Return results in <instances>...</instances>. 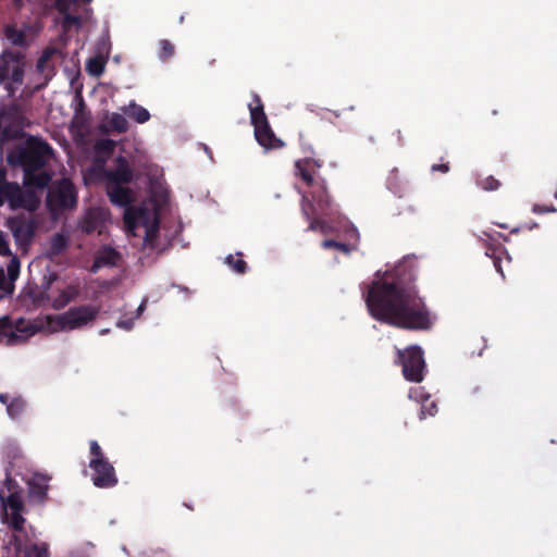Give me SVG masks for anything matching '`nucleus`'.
I'll return each mask as SVG.
<instances>
[{
	"instance_id": "ddd939ff",
	"label": "nucleus",
	"mask_w": 557,
	"mask_h": 557,
	"mask_svg": "<svg viewBox=\"0 0 557 557\" xmlns=\"http://www.w3.org/2000/svg\"><path fill=\"white\" fill-rule=\"evenodd\" d=\"M257 143L267 150L280 149L284 147V141L276 137L270 123H264L253 128Z\"/></svg>"
},
{
	"instance_id": "4be33fe9",
	"label": "nucleus",
	"mask_w": 557,
	"mask_h": 557,
	"mask_svg": "<svg viewBox=\"0 0 557 557\" xmlns=\"http://www.w3.org/2000/svg\"><path fill=\"white\" fill-rule=\"evenodd\" d=\"M485 249H486L485 255L487 257H490L491 259H493V263H494L496 271L504 277V272L502 269V258H500V255L506 253L504 246H502L500 244L488 243L485 246Z\"/></svg>"
},
{
	"instance_id": "de8ad7c7",
	"label": "nucleus",
	"mask_w": 557,
	"mask_h": 557,
	"mask_svg": "<svg viewBox=\"0 0 557 557\" xmlns=\"http://www.w3.org/2000/svg\"><path fill=\"white\" fill-rule=\"evenodd\" d=\"M396 173H397L396 170L393 171L392 174L388 176V180H387V184H388L389 188L394 190V193L398 191L396 188H393V180L396 177Z\"/></svg>"
},
{
	"instance_id": "423d86ee",
	"label": "nucleus",
	"mask_w": 557,
	"mask_h": 557,
	"mask_svg": "<svg viewBox=\"0 0 557 557\" xmlns=\"http://www.w3.org/2000/svg\"><path fill=\"white\" fill-rule=\"evenodd\" d=\"M89 468L94 471L91 481L96 487H114L119 480L115 469L109 460L90 459Z\"/></svg>"
},
{
	"instance_id": "e433bc0d",
	"label": "nucleus",
	"mask_w": 557,
	"mask_h": 557,
	"mask_svg": "<svg viewBox=\"0 0 557 557\" xmlns=\"http://www.w3.org/2000/svg\"><path fill=\"white\" fill-rule=\"evenodd\" d=\"M159 233V224L158 222H153L151 225L146 227L145 234V244L152 246L153 242L157 239Z\"/></svg>"
},
{
	"instance_id": "1a4fd4ad",
	"label": "nucleus",
	"mask_w": 557,
	"mask_h": 557,
	"mask_svg": "<svg viewBox=\"0 0 557 557\" xmlns=\"http://www.w3.org/2000/svg\"><path fill=\"white\" fill-rule=\"evenodd\" d=\"M51 475L46 473H34L28 480V496L32 500L44 504L48 498L49 482Z\"/></svg>"
},
{
	"instance_id": "5701e85b",
	"label": "nucleus",
	"mask_w": 557,
	"mask_h": 557,
	"mask_svg": "<svg viewBox=\"0 0 557 557\" xmlns=\"http://www.w3.org/2000/svg\"><path fill=\"white\" fill-rule=\"evenodd\" d=\"M58 205L62 209H72L76 206V194L72 186L61 188L57 195Z\"/></svg>"
},
{
	"instance_id": "f257e3e1",
	"label": "nucleus",
	"mask_w": 557,
	"mask_h": 557,
	"mask_svg": "<svg viewBox=\"0 0 557 557\" xmlns=\"http://www.w3.org/2000/svg\"><path fill=\"white\" fill-rule=\"evenodd\" d=\"M416 260L404 258L383 280L374 281L366 296L370 314L388 325L410 330L428 331L434 317L414 284Z\"/></svg>"
},
{
	"instance_id": "b1692460",
	"label": "nucleus",
	"mask_w": 557,
	"mask_h": 557,
	"mask_svg": "<svg viewBox=\"0 0 557 557\" xmlns=\"http://www.w3.org/2000/svg\"><path fill=\"white\" fill-rule=\"evenodd\" d=\"M108 125L112 132H115L117 134L126 133L128 129V122L120 113H112L108 119Z\"/></svg>"
},
{
	"instance_id": "412c9836",
	"label": "nucleus",
	"mask_w": 557,
	"mask_h": 557,
	"mask_svg": "<svg viewBox=\"0 0 557 557\" xmlns=\"http://www.w3.org/2000/svg\"><path fill=\"white\" fill-rule=\"evenodd\" d=\"M4 36L5 38L16 47H26L27 39L24 30L18 29L15 25H7L4 27Z\"/></svg>"
},
{
	"instance_id": "3c124183",
	"label": "nucleus",
	"mask_w": 557,
	"mask_h": 557,
	"mask_svg": "<svg viewBox=\"0 0 557 557\" xmlns=\"http://www.w3.org/2000/svg\"><path fill=\"white\" fill-rule=\"evenodd\" d=\"M482 392V387L481 386H474L472 389H471V395L473 397H476L479 394H481Z\"/></svg>"
},
{
	"instance_id": "c85d7f7f",
	"label": "nucleus",
	"mask_w": 557,
	"mask_h": 557,
	"mask_svg": "<svg viewBox=\"0 0 557 557\" xmlns=\"http://www.w3.org/2000/svg\"><path fill=\"white\" fill-rule=\"evenodd\" d=\"M25 557H49L48 546L45 543L30 544L25 547Z\"/></svg>"
},
{
	"instance_id": "13d9d810",
	"label": "nucleus",
	"mask_w": 557,
	"mask_h": 557,
	"mask_svg": "<svg viewBox=\"0 0 557 557\" xmlns=\"http://www.w3.org/2000/svg\"><path fill=\"white\" fill-rule=\"evenodd\" d=\"M185 506H186L188 509H190V510H193V509H194L190 505L185 504Z\"/></svg>"
},
{
	"instance_id": "37998d69",
	"label": "nucleus",
	"mask_w": 557,
	"mask_h": 557,
	"mask_svg": "<svg viewBox=\"0 0 557 557\" xmlns=\"http://www.w3.org/2000/svg\"><path fill=\"white\" fill-rule=\"evenodd\" d=\"M532 211L537 214H543L548 212H556L557 209L554 206L534 205Z\"/></svg>"
},
{
	"instance_id": "c9c22d12",
	"label": "nucleus",
	"mask_w": 557,
	"mask_h": 557,
	"mask_svg": "<svg viewBox=\"0 0 557 557\" xmlns=\"http://www.w3.org/2000/svg\"><path fill=\"white\" fill-rule=\"evenodd\" d=\"M87 70L90 74H92L95 76H99L104 71V64H103L102 60H100L99 58H91L87 62Z\"/></svg>"
},
{
	"instance_id": "f03ea898",
	"label": "nucleus",
	"mask_w": 557,
	"mask_h": 557,
	"mask_svg": "<svg viewBox=\"0 0 557 557\" xmlns=\"http://www.w3.org/2000/svg\"><path fill=\"white\" fill-rule=\"evenodd\" d=\"M52 147L42 138L29 136L23 147L9 156V162L23 168L24 172L39 171L52 156Z\"/></svg>"
},
{
	"instance_id": "9d476101",
	"label": "nucleus",
	"mask_w": 557,
	"mask_h": 557,
	"mask_svg": "<svg viewBox=\"0 0 557 557\" xmlns=\"http://www.w3.org/2000/svg\"><path fill=\"white\" fill-rule=\"evenodd\" d=\"M310 188L311 202L314 205L317 212L326 214L332 207V197L329 194L326 181L322 177L319 178Z\"/></svg>"
},
{
	"instance_id": "a878e982",
	"label": "nucleus",
	"mask_w": 557,
	"mask_h": 557,
	"mask_svg": "<svg viewBox=\"0 0 557 557\" xmlns=\"http://www.w3.org/2000/svg\"><path fill=\"white\" fill-rule=\"evenodd\" d=\"M128 115L140 124L147 122L150 119L149 111L134 102L129 104Z\"/></svg>"
},
{
	"instance_id": "6e6d98bb",
	"label": "nucleus",
	"mask_w": 557,
	"mask_h": 557,
	"mask_svg": "<svg viewBox=\"0 0 557 557\" xmlns=\"http://www.w3.org/2000/svg\"><path fill=\"white\" fill-rule=\"evenodd\" d=\"M109 332H110L109 329H103V330L100 331V334L104 335V334H108Z\"/></svg>"
},
{
	"instance_id": "58836bf2",
	"label": "nucleus",
	"mask_w": 557,
	"mask_h": 557,
	"mask_svg": "<svg viewBox=\"0 0 557 557\" xmlns=\"http://www.w3.org/2000/svg\"><path fill=\"white\" fill-rule=\"evenodd\" d=\"M25 519L22 516V511H12L11 513V527L15 531H22Z\"/></svg>"
},
{
	"instance_id": "09e8293b",
	"label": "nucleus",
	"mask_w": 557,
	"mask_h": 557,
	"mask_svg": "<svg viewBox=\"0 0 557 557\" xmlns=\"http://www.w3.org/2000/svg\"><path fill=\"white\" fill-rule=\"evenodd\" d=\"M11 399L9 395L0 393V403L5 405L8 407V404H10Z\"/></svg>"
},
{
	"instance_id": "7c9ffc66",
	"label": "nucleus",
	"mask_w": 557,
	"mask_h": 557,
	"mask_svg": "<svg viewBox=\"0 0 557 557\" xmlns=\"http://www.w3.org/2000/svg\"><path fill=\"white\" fill-rule=\"evenodd\" d=\"M478 185L486 191H494L500 188L502 183L493 175L486 176L478 182Z\"/></svg>"
},
{
	"instance_id": "6ab92c4d",
	"label": "nucleus",
	"mask_w": 557,
	"mask_h": 557,
	"mask_svg": "<svg viewBox=\"0 0 557 557\" xmlns=\"http://www.w3.org/2000/svg\"><path fill=\"white\" fill-rule=\"evenodd\" d=\"M410 398H414L421 403L420 418L423 419L425 416H434L437 411L435 401L430 399V395L424 394L419 388H411L409 393Z\"/></svg>"
},
{
	"instance_id": "72a5a7b5",
	"label": "nucleus",
	"mask_w": 557,
	"mask_h": 557,
	"mask_svg": "<svg viewBox=\"0 0 557 557\" xmlns=\"http://www.w3.org/2000/svg\"><path fill=\"white\" fill-rule=\"evenodd\" d=\"M4 504L12 510V511H22L24 508L22 497L18 493H11L8 497Z\"/></svg>"
},
{
	"instance_id": "c756f323",
	"label": "nucleus",
	"mask_w": 557,
	"mask_h": 557,
	"mask_svg": "<svg viewBox=\"0 0 557 557\" xmlns=\"http://www.w3.org/2000/svg\"><path fill=\"white\" fill-rule=\"evenodd\" d=\"M115 148V141L112 139H101L95 145V150L99 154L111 156Z\"/></svg>"
},
{
	"instance_id": "ea45409f",
	"label": "nucleus",
	"mask_w": 557,
	"mask_h": 557,
	"mask_svg": "<svg viewBox=\"0 0 557 557\" xmlns=\"http://www.w3.org/2000/svg\"><path fill=\"white\" fill-rule=\"evenodd\" d=\"M0 255L3 257L12 256L7 235L2 231H0Z\"/></svg>"
},
{
	"instance_id": "0eeeda50",
	"label": "nucleus",
	"mask_w": 557,
	"mask_h": 557,
	"mask_svg": "<svg viewBox=\"0 0 557 557\" xmlns=\"http://www.w3.org/2000/svg\"><path fill=\"white\" fill-rule=\"evenodd\" d=\"M322 166L320 160L313 158H304L295 162V175L299 177L307 187H312L319 178V170Z\"/></svg>"
},
{
	"instance_id": "9b49d317",
	"label": "nucleus",
	"mask_w": 557,
	"mask_h": 557,
	"mask_svg": "<svg viewBox=\"0 0 557 557\" xmlns=\"http://www.w3.org/2000/svg\"><path fill=\"white\" fill-rule=\"evenodd\" d=\"M300 206L302 216L309 222L308 231H319L322 234H326L329 232L327 223L314 216L319 212H317L314 205L310 201L306 194L302 195Z\"/></svg>"
},
{
	"instance_id": "39448f33",
	"label": "nucleus",
	"mask_w": 557,
	"mask_h": 557,
	"mask_svg": "<svg viewBox=\"0 0 557 557\" xmlns=\"http://www.w3.org/2000/svg\"><path fill=\"white\" fill-rule=\"evenodd\" d=\"M397 357L403 367V375L407 381L414 383L423 381L425 361L419 346H411L405 351L397 350Z\"/></svg>"
},
{
	"instance_id": "cd10ccee",
	"label": "nucleus",
	"mask_w": 557,
	"mask_h": 557,
	"mask_svg": "<svg viewBox=\"0 0 557 557\" xmlns=\"http://www.w3.org/2000/svg\"><path fill=\"white\" fill-rule=\"evenodd\" d=\"M25 407L26 403L22 397H14L8 404L7 412L11 418L15 419L22 414Z\"/></svg>"
},
{
	"instance_id": "aec40b11",
	"label": "nucleus",
	"mask_w": 557,
	"mask_h": 557,
	"mask_svg": "<svg viewBox=\"0 0 557 557\" xmlns=\"http://www.w3.org/2000/svg\"><path fill=\"white\" fill-rule=\"evenodd\" d=\"M51 181V175L47 172L30 171L24 172V182L26 185L45 188Z\"/></svg>"
},
{
	"instance_id": "f3484780",
	"label": "nucleus",
	"mask_w": 557,
	"mask_h": 557,
	"mask_svg": "<svg viewBox=\"0 0 557 557\" xmlns=\"http://www.w3.org/2000/svg\"><path fill=\"white\" fill-rule=\"evenodd\" d=\"M76 3L77 0H55V8L63 15V26L65 28L82 25V16L70 13L71 7Z\"/></svg>"
},
{
	"instance_id": "8fccbe9b",
	"label": "nucleus",
	"mask_w": 557,
	"mask_h": 557,
	"mask_svg": "<svg viewBox=\"0 0 557 557\" xmlns=\"http://www.w3.org/2000/svg\"><path fill=\"white\" fill-rule=\"evenodd\" d=\"M116 325H117L119 327H123V329L129 330V327H131V322H128V321H119V322L116 323Z\"/></svg>"
},
{
	"instance_id": "4d7b16f0",
	"label": "nucleus",
	"mask_w": 557,
	"mask_h": 557,
	"mask_svg": "<svg viewBox=\"0 0 557 557\" xmlns=\"http://www.w3.org/2000/svg\"><path fill=\"white\" fill-rule=\"evenodd\" d=\"M184 20H185V16L184 15H181L180 18H178V23L180 24H183L184 23Z\"/></svg>"
},
{
	"instance_id": "a19ab883",
	"label": "nucleus",
	"mask_w": 557,
	"mask_h": 557,
	"mask_svg": "<svg viewBox=\"0 0 557 557\" xmlns=\"http://www.w3.org/2000/svg\"><path fill=\"white\" fill-rule=\"evenodd\" d=\"M13 334L12 322L8 315L0 318V335Z\"/></svg>"
},
{
	"instance_id": "473e14b6",
	"label": "nucleus",
	"mask_w": 557,
	"mask_h": 557,
	"mask_svg": "<svg viewBox=\"0 0 557 557\" xmlns=\"http://www.w3.org/2000/svg\"><path fill=\"white\" fill-rule=\"evenodd\" d=\"M321 246L324 249H331V248L338 249L339 251H342L346 255L351 251V246L349 244L341 243L335 239H324L322 242Z\"/></svg>"
},
{
	"instance_id": "393cba45",
	"label": "nucleus",
	"mask_w": 557,
	"mask_h": 557,
	"mask_svg": "<svg viewBox=\"0 0 557 557\" xmlns=\"http://www.w3.org/2000/svg\"><path fill=\"white\" fill-rule=\"evenodd\" d=\"M67 247V238L61 233H57L51 237L49 246V255L52 257L61 255Z\"/></svg>"
},
{
	"instance_id": "4468645a",
	"label": "nucleus",
	"mask_w": 557,
	"mask_h": 557,
	"mask_svg": "<svg viewBox=\"0 0 557 557\" xmlns=\"http://www.w3.org/2000/svg\"><path fill=\"white\" fill-rule=\"evenodd\" d=\"M120 260L121 253L116 249L110 246H104L97 251L90 267V272L97 273L103 267H115Z\"/></svg>"
},
{
	"instance_id": "6e6552de",
	"label": "nucleus",
	"mask_w": 557,
	"mask_h": 557,
	"mask_svg": "<svg viewBox=\"0 0 557 557\" xmlns=\"http://www.w3.org/2000/svg\"><path fill=\"white\" fill-rule=\"evenodd\" d=\"M115 168L104 171L108 184L124 185L133 182L134 173L128 160L124 156H117L114 160Z\"/></svg>"
},
{
	"instance_id": "f8f14e48",
	"label": "nucleus",
	"mask_w": 557,
	"mask_h": 557,
	"mask_svg": "<svg viewBox=\"0 0 557 557\" xmlns=\"http://www.w3.org/2000/svg\"><path fill=\"white\" fill-rule=\"evenodd\" d=\"M9 226L15 242L20 245H28L35 235L34 224L25 219H12L9 221Z\"/></svg>"
},
{
	"instance_id": "dca6fc26",
	"label": "nucleus",
	"mask_w": 557,
	"mask_h": 557,
	"mask_svg": "<svg viewBox=\"0 0 557 557\" xmlns=\"http://www.w3.org/2000/svg\"><path fill=\"white\" fill-rule=\"evenodd\" d=\"M23 200L22 189L17 183L3 182L0 184V206L9 202L11 208H17Z\"/></svg>"
},
{
	"instance_id": "bb28decb",
	"label": "nucleus",
	"mask_w": 557,
	"mask_h": 557,
	"mask_svg": "<svg viewBox=\"0 0 557 557\" xmlns=\"http://www.w3.org/2000/svg\"><path fill=\"white\" fill-rule=\"evenodd\" d=\"M15 57L12 52L4 51L0 57V81H4L10 77L11 66L10 61H14Z\"/></svg>"
},
{
	"instance_id": "7ed1b4c3",
	"label": "nucleus",
	"mask_w": 557,
	"mask_h": 557,
	"mask_svg": "<svg viewBox=\"0 0 557 557\" xmlns=\"http://www.w3.org/2000/svg\"><path fill=\"white\" fill-rule=\"evenodd\" d=\"M107 194L113 205L126 208L124 222L129 230H135L140 220L145 216V211L131 207L134 200L132 189L123 185L107 184Z\"/></svg>"
},
{
	"instance_id": "f704fd0d",
	"label": "nucleus",
	"mask_w": 557,
	"mask_h": 557,
	"mask_svg": "<svg viewBox=\"0 0 557 557\" xmlns=\"http://www.w3.org/2000/svg\"><path fill=\"white\" fill-rule=\"evenodd\" d=\"M159 45H160V52H159L160 59L168 60L171 57H173L175 49L171 41H169L168 39H162V40H160Z\"/></svg>"
},
{
	"instance_id": "bf43d9fd",
	"label": "nucleus",
	"mask_w": 557,
	"mask_h": 557,
	"mask_svg": "<svg viewBox=\"0 0 557 557\" xmlns=\"http://www.w3.org/2000/svg\"><path fill=\"white\" fill-rule=\"evenodd\" d=\"M85 3H89L91 0H82Z\"/></svg>"
},
{
	"instance_id": "4c0bfd02",
	"label": "nucleus",
	"mask_w": 557,
	"mask_h": 557,
	"mask_svg": "<svg viewBox=\"0 0 557 557\" xmlns=\"http://www.w3.org/2000/svg\"><path fill=\"white\" fill-rule=\"evenodd\" d=\"M90 459L109 460L97 441H90Z\"/></svg>"
},
{
	"instance_id": "c03bdc74",
	"label": "nucleus",
	"mask_w": 557,
	"mask_h": 557,
	"mask_svg": "<svg viewBox=\"0 0 557 557\" xmlns=\"http://www.w3.org/2000/svg\"><path fill=\"white\" fill-rule=\"evenodd\" d=\"M450 170V166H449V163L446 162V163H440V164H433L431 166V172H441L443 174H446L448 173Z\"/></svg>"
},
{
	"instance_id": "864d4df0",
	"label": "nucleus",
	"mask_w": 557,
	"mask_h": 557,
	"mask_svg": "<svg viewBox=\"0 0 557 557\" xmlns=\"http://www.w3.org/2000/svg\"><path fill=\"white\" fill-rule=\"evenodd\" d=\"M84 107H85V102H84L83 98H81V101L78 103V108H77L76 112H78V110H82Z\"/></svg>"
},
{
	"instance_id": "20e7f679",
	"label": "nucleus",
	"mask_w": 557,
	"mask_h": 557,
	"mask_svg": "<svg viewBox=\"0 0 557 557\" xmlns=\"http://www.w3.org/2000/svg\"><path fill=\"white\" fill-rule=\"evenodd\" d=\"M100 307L94 305H81L70 308L57 317V324L61 330L72 331L82 329L94 322L99 315Z\"/></svg>"
},
{
	"instance_id": "79ce46f5",
	"label": "nucleus",
	"mask_w": 557,
	"mask_h": 557,
	"mask_svg": "<svg viewBox=\"0 0 557 557\" xmlns=\"http://www.w3.org/2000/svg\"><path fill=\"white\" fill-rule=\"evenodd\" d=\"M50 57H51V52L49 50L44 51L41 57L37 60L36 66H37L38 71H40V72L45 71V67H46Z\"/></svg>"
},
{
	"instance_id": "5fc2aeb1",
	"label": "nucleus",
	"mask_w": 557,
	"mask_h": 557,
	"mask_svg": "<svg viewBox=\"0 0 557 557\" xmlns=\"http://www.w3.org/2000/svg\"><path fill=\"white\" fill-rule=\"evenodd\" d=\"M4 177H5V174H4V172L0 169V184L4 182Z\"/></svg>"
},
{
	"instance_id": "a18cd8bd",
	"label": "nucleus",
	"mask_w": 557,
	"mask_h": 557,
	"mask_svg": "<svg viewBox=\"0 0 557 557\" xmlns=\"http://www.w3.org/2000/svg\"><path fill=\"white\" fill-rule=\"evenodd\" d=\"M10 76H11L12 81L15 83L22 82L23 70L18 66H14L10 73Z\"/></svg>"
},
{
	"instance_id": "2f4dec72",
	"label": "nucleus",
	"mask_w": 557,
	"mask_h": 557,
	"mask_svg": "<svg viewBox=\"0 0 557 557\" xmlns=\"http://www.w3.org/2000/svg\"><path fill=\"white\" fill-rule=\"evenodd\" d=\"M225 262L238 274H244L247 271V263L242 258L235 259L234 256L228 255Z\"/></svg>"
},
{
	"instance_id": "49530a36",
	"label": "nucleus",
	"mask_w": 557,
	"mask_h": 557,
	"mask_svg": "<svg viewBox=\"0 0 557 557\" xmlns=\"http://www.w3.org/2000/svg\"><path fill=\"white\" fill-rule=\"evenodd\" d=\"M27 2H30V0H12V5L15 11L20 12Z\"/></svg>"
},
{
	"instance_id": "603ef678",
	"label": "nucleus",
	"mask_w": 557,
	"mask_h": 557,
	"mask_svg": "<svg viewBox=\"0 0 557 557\" xmlns=\"http://www.w3.org/2000/svg\"><path fill=\"white\" fill-rule=\"evenodd\" d=\"M61 297L63 298L64 304H67L73 298L72 296L67 295L65 292L61 294Z\"/></svg>"
},
{
	"instance_id": "2eb2a0df",
	"label": "nucleus",
	"mask_w": 557,
	"mask_h": 557,
	"mask_svg": "<svg viewBox=\"0 0 557 557\" xmlns=\"http://www.w3.org/2000/svg\"><path fill=\"white\" fill-rule=\"evenodd\" d=\"M21 262L16 256H12L10 262L7 265V272L0 268V289L12 293L14 290V282L20 275Z\"/></svg>"
},
{
	"instance_id": "a211bd4d",
	"label": "nucleus",
	"mask_w": 557,
	"mask_h": 557,
	"mask_svg": "<svg viewBox=\"0 0 557 557\" xmlns=\"http://www.w3.org/2000/svg\"><path fill=\"white\" fill-rule=\"evenodd\" d=\"M248 109L253 128L269 122L263 102L258 94H252V102L248 104Z\"/></svg>"
}]
</instances>
